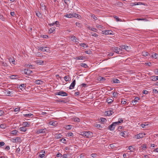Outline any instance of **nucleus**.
<instances>
[{
	"label": "nucleus",
	"mask_w": 158,
	"mask_h": 158,
	"mask_svg": "<svg viewBox=\"0 0 158 158\" xmlns=\"http://www.w3.org/2000/svg\"><path fill=\"white\" fill-rule=\"evenodd\" d=\"M81 135L86 138H91L93 136V133L89 131H83L81 132Z\"/></svg>",
	"instance_id": "1"
},
{
	"label": "nucleus",
	"mask_w": 158,
	"mask_h": 158,
	"mask_svg": "<svg viewBox=\"0 0 158 158\" xmlns=\"http://www.w3.org/2000/svg\"><path fill=\"white\" fill-rule=\"evenodd\" d=\"M32 73V71L29 69H25L22 71V73L23 74L26 75H30Z\"/></svg>",
	"instance_id": "2"
},
{
	"label": "nucleus",
	"mask_w": 158,
	"mask_h": 158,
	"mask_svg": "<svg viewBox=\"0 0 158 158\" xmlns=\"http://www.w3.org/2000/svg\"><path fill=\"white\" fill-rule=\"evenodd\" d=\"M47 130L46 128L36 130V133L39 134L40 133H46L47 132Z\"/></svg>",
	"instance_id": "3"
},
{
	"label": "nucleus",
	"mask_w": 158,
	"mask_h": 158,
	"mask_svg": "<svg viewBox=\"0 0 158 158\" xmlns=\"http://www.w3.org/2000/svg\"><path fill=\"white\" fill-rule=\"evenodd\" d=\"M39 48L40 50L44 52H48L50 51L49 48L47 47L41 46Z\"/></svg>",
	"instance_id": "4"
},
{
	"label": "nucleus",
	"mask_w": 158,
	"mask_h": 158,
	"mask_svg": "<svg viewBox=\"0 0 158 158\" xmlns=\"http://www.w3.org/2000/svg\"><path fill=\"white\" fill-rule=\"evenodd\" d=\"M56 95H59L62 96H67V94L64 91H60L59 92H56L55 93Z\"/></svg>",
	"instance_id": "5"
},
{
	"label": "nucleus",
	"mask_w": 158,
	"mask_h": 158,
	"mask_svg": "<svg viewBox=\"0 0 158 158\" xmlns=\"http://www.w3.org/2000/svg\"><path fill=\"white\" fill-rule=\"evenodd\" d=\"M117 125L116 123H113L111 124L109 126L108 129L110 131L114 130L115 126Z\"/></svg>",
	"instance_id": "6"
},
{
	"label": "nucleus",
	"mask_w": 158,
	"mask_h": 158,
	"mask_svg": "<svg viewBox=\"0 0 158 158\" xmlns=\"http://www.w3.org/2000/svg\"><path fill=\"white\" fill-rule=\"evenodd\" d=\"M5 93L7 96H12L13 95L14 92L13 91H9L8 89L6 90Z\"/></svg>",
	"instance_id": "7"
},
{
	"label": "nucleus",
	"mask_w": 158,
	"mask_h": 158,
	"mask_svg": "<svg viewBox=\"0 0 158 158\" xmlns=\"http://www.w3.org/2000/svg\"><path fill=\"white\" fill-rule=\"evenodd\" d=\"M145 135V134L140 133L135 135V138L137 139H139L143 138Z\"/></svg>",
	"instance_id": "8"
},
{
	"label": "nucleus",
	"mask_w": 158,
	"mask_h": 158,
	"mask_svg": "<svg viewBox=\"0 0 158 158\" xmlns=\"http://www.w3.org/2000/svg\"><path fill=\"white\" fill-rule=\"evenodd\" d=\"M112 31L110 30H106L104 31H102V34H105V35H111L112 34Z\"/></svg>",
	"instance_id": "9"
},
{
	"label": "nucleus",
	"mask_w": 158,
	"mask_h": 158,
	"mask_svg": "<svg viewBox=\"0 0 158 158\" xmlns=\"http://www.w3.org/2000/svg\"><path fill=\"white\" fill-rule=\"evenodd\" d=\"M121 49H124L127 51H129L130 49V48L129 46L125 45H122L120 46Z\"/></svg>",
	"instance_id": "10"
},
{
	"label": "nucleus",
	"mask_w": 158,
	"mask_h": 158,
	"mask_svg": "<svg viewBox=\"0 0 158 158\" xmlns=\"http://www.w3.org/2000/svg\"><path fill=\"white\" fill-rule=\"evenodd\" d=\"M139 99L140 98L138 97H135L134 99V100L132 101V103H133V105L134 106H135L136 104V103L138 102Z\"/></svg>",
	"instance_id": "11"
},
{
	"label": "nucleus",
	"mask_w": 158,
	"mask_h": 158,
	"mask_svg": "<svg viewBox=\"0 0 158 158\" xmlns=\"http://www.w3.org/2000/svg\"><path fill=\"white\" fill-rule=\"evenodd\" d=\"M62 136V135L61 134L59 133L55 134L54 135V137L57 139L60 138H61Z\"/></svg>",
	"instance_id": "12"
},
{
	"label": "nucleus",
	"mask_w": 158,
	"mask_h": 158,
	"mask_svg": "<svg viewBox=\"0 0 158 158\" xmlns=\"http://www.w3.org/2000/svg\"><path fill=\"white\" fill-rule=\"evenodd\" d=\"M76 83V80H74L71 83L69 89H72L74 88Z\"/></svg>",
	"instance_id": "13"
},
{
	"label": "nucleus",
	"mask_w": 158,
	"mask_h": 158,
	"mask_svg": "<svg viewBox=\"0 0 158 158\" xmlns=\"http://www.w3.org/2000/svg\"><path fill=\"white\" fill-rule=\"evenodd\" d=\"M40 7L43 10H46V6L45 4L44 3L41 2L40 4Z\"/></svg>",
	"instance_id": "14"
},
{
	"label": "nucleus",
	"mask_w": 158,
	"mask_h": 158,
	"mask_svg": "<svg viewBox=\"0 0 158 158\" xmlns=\"http://www.w3.org/2000/svg\"><path fill=\"white\" fill-rule=\"evenodd\" d=\"M113 50L114 52L117 53H119V52H120V50H122L121 48L120 49V48L118 47L114 48L113 49Z\"/></svg>",
	"instance_id": "15"
},
{
	"label": "nucleus",
	"mask_w": 158,
	"mask_h": 158,
	"mask_svg": "<svg viewBox=\"0 0 158 158\" xmlns=\"http://www.w3.org/2000/svg\"><path fill=\"white\" fill-rule=\"evenodd\" d=\"M36 56L37 57H43L44 58L45 56L44 55L43 53H40V52H37L35 54Z\"/></svg>",
	"instance_id": "16"
},
{
	"label": "nucleus",
	"mask_w": 158,
	"mask_h": 158,
	"mask_svg": "<svg viewBox=\"0 0 158 158\" xmlns=\"http://www.w3.org/2000/svg\"><path fill=\"white\" fill-rule=\"evenodd\" d=\"M23 117H25L27 118H32L34 116L33 114H23Z\"/></svg>",
	"instance_id": "17"
},
{
	"label": "nucleus",
	"mask_w": 158,
	"mask_h": 158,
	"mask_svg": "<svg viewBox=\"0 0 158 158\" xmlns=\"http://www.w3.org/2000/svg\"><path fill=\"white\" fill-rule=\"evenodd\" d=\"M150 79L152 81H156L158 80V76H152L150 77Z\"/></svg>",
	"instance_id": "18"
},
{
	"label": "nucleus",
	"mask_w": 158,
	"mask_h": 158,
	"mask_svg": "<svg viewBox=\"0 0 158 158\" xmlns=\"http://www.w3.org/2000/svg\"><path fill=\"white\" fill-rule=\"evenodd\" d=\"M8 127V126H7L6 124L5 123L2 124L0 125V128L2 129H7Z\"/></svg>",
	"instance_id": "19"
},
{
	"label": "nucleus",
	"mask_w": 158,
	"mask_h": 158,
	"mask_svg": "<svg viewBox=\"0 0 158 158\" xmlns=\"http://www.w3.org/2000/svg\"><path fill=\"white\" fill-rule=\"evenodd\" d=\"M30 125V123L28 122H24L23 123L22 125L24 127H29Z\"/></svg>",
	"instance_id": "20"
},
{
	"label": "nucleus",
	"mask_w": 158,
	"mask_h": 158,
	"mask_svg": "<svg viewBox=\"0 0 158 158\" xmlns=\"http://www.w3.org/2000/svg\"><path fill=\"white\" fill-rule=\"evenodd\" d=\"M35 83L37 85H42L43 82L40 80H37L35 81Z\"/></svg>",
	"instance_id": "21"
},
{
	"label": "nucleus",
	"mask_w": 158,
	"mask_h": 158,
	"mask_svg": "<svg viewBox=\"0 0 158 158\" xmlns=\"http://www.w3.org/2000/svg\"><path fill=\"white\" fill-rule=\"evenodd\" d=\"M112 82H113L114 83L119 84L120 83V81L117 79H113L112 80Z\"/></svg>",
	"instance_id": "22"
},
{
	"label": "nucleus",
	"mask_w": 158,
	"mask_h": 158,
	"mask_svg": "<svg viewBox=\"0 0 158 158\" xmlns=\"http://www.w3.org/2000/svg\"><path fill=\"white\" fill-rule=\"evenodd\" d=\"M106 113L107 116H110L112 115L114 113V112L111 110H108L106 111Z\"/></svg>",
	"instance_id": "23"
},
{
	"label": "nucleus",
	"mask_w": 158,
	"mask_h": 158,
	"mask_svg": "<svg viewBox=\"0 0 158 158\" xmlns=\"http://www.w3.org/2000/svg\"><path fill=\"white\" fill-rule=\"evenodd\" d=\"M142 55L143 56H150V54L147 52L143 51L142 53Z\"/></svg>",
	"instance_id": "24"
},
{
	"label": "nucleus",
	"mask_w": 158,
	"mask_h": 158,
	"mask_svg": "<svg viewBox=\"0 0 158 158\" xmlns=\"http://www.w3.org/2000/svg\"><path fill=\"white\" fill-rule=\"evenodd\" d=\"M19 130L20 131L25 132L27 130V129L25 127L23 126V127H20L19 128Z\"/></svg>",
	"instance_id": "25"
},
{
	"label": "nucleus",
	"mask_w": 158,
	"mask_h": 158,
	"mask_svg": "<svg viewBox=\"0 0 158 158\" xmlns=\"http://www.w3.org/2000/svg\"><path fill=\"white\" fill-rule=\"evenodd\" d=\"M94 126L99 130H101L102 128V126L100 124H96L94 125Z\"/></svg>",
	"instance_id": "26"
},
{
	"label": "nucleus",
	"mask_w": 158,
	"mask_h": 158,
	"mask_svg": "<svg viewBox=\"0 0 158 158\" xmlns=\"http://www.w3.org/2000/svg\"><path fill=\"white\" fill-rule=\"evenodd\" d=\"M9 61L10 63L13 64H15V61L13 58H10L9 59Z\"/></svg>",
	"instance_id": "27"
},
{
	"label": "nucleus",
	"mask_w": 158,
	"mask_h": 158,
	"mask_svg": "<svg viewBox=\"0 0 158 158\" xmlns=\"http://www.w3.org/2000/svg\"><path fill=\"white\" fill-rule=\"evenodd\" d=\"M63 157L64 158H71V154H66L63 155Z\"/></svg>",
	"instance_id": "28"
},
{
	"label": "nucleus",
	"mask_w": 158,
	"mask_h": 158,
	"mask_svg": "<svg viewBox=\"0 0 158 158\" xmlns=\"http://www.w3.org/2000/svg\"><path fill=\"white\" fill-rule=\"evenodd\" d=\"M98 80L99 81H103L105 80L106 79L104 77L100 76L98 77Z\"/></svg>",
	"instance_id": "29"
},
{
	"label": "nucleus",
	"mask_w": 158,
	"mask_h": 158,
	"mask_svg": "<svg viewBox=\"0 0 158 158\" xmlns=\"http://www.w3.org/2000/svg\"><path fill=\"white\" fill-rule=\"evenodd\" d=\"M36 15L39 17V18H41L42 17V15H41L39 11H37L35 12Z\"/></svg>",
	"instance_id": "30"
},
{
	"label": "nucleus",
	"mask_w": 158,
	"mask_h": 158,
	"mask_svg": "<svg viewBox=\"0 0 158 158\" xmlns=\"http://www.w3.org/2000/svg\"><path fill=\"white\" fill-rule=\"evenodd\" d=\"M35 62L37 64L42 65L44 63V61L41 60H36Z\"/></svg>",
	"instance_id": "31"
},
{
	"label": "nucleus",
	"mask_w": 158,
	"mask_h": 158,
	"mask_svg": "<svg viewBox=\"0 0 158 158\" xmlns=\"http://www.w3.org/2000/svg\"><path fill=\"white\" fill-rule=\"evenodd\" d=\"M25 84H21L19 87V88L20 89L22 90L25 87H26V86H25Z\"/></svg>",
	"instance_id": "32"
},
{
	"label": "nucleus",
	"mask_w": 158,
	"mask_h": 158,
	"mask_svg": "<svg viewBox=\"0 0 158 158\" xmlns=\"http://www.w3.org/2000/svg\"><path fill=\"white\" fill-rule=\"evenodd\" d=\"M80 17L81 16L78 14L76 13L73 14V17H75L79 19Z\"/></svg>",
	"instance_id": "33"
},
{
	"label": "nucleus",
	"mask_w": 158,
	"mask_h": 158,
	"mask_svg": "<svg viewBox=\"0 0 158 158\" xmlns=\"http://www.w3.org/2000/svg\"><path fill=\"white\" fill-rule=\"evenodd\" d=\"M85 57L84 56H77L75 58V59L76 60H84L85 58Z\"/></svg>",
	"instance_id": "34"
},
{
	"label": "nucleus",
	"mask_w": 158,
	"mask_h": 158,
	"mask_svg": "<svg viewBox=\"0 0 158 158\" xmlns=\"http://www.w3.org/2000/svg\"><path fill=\"white\" fill-rule=\"evenodd\" d=\"M113 102V100L110 98H107L106 100L107 102L109 104H110Z\"/></svg>",
	"instance_id": "35"
},
{
	"label": "nucleus",
	"mask_w": 158,
	"mask_h": 158,
	"mask_svg": "<svg viewBox=\"0 0 158 158\" xmlns=\"http://www.w3.org/2000/svg\"><path fill=\"white\" fill-rule=\"evenodd\" d=\"M123 121V119L122 118H120L118 119V122H115L116 123V124L119 125V124L122 123Z\"/></svg>",
	"instance_id": "36"
},
{
	"label": "nucleus",
	"mask_w": 158,
	"mask_h": 158,
	"mask_svg": "<svg viewBox=\"0 0 158 158\" xmlns=\"http://www.w3.org/2000/svg\"><path fill=\"white\" fill-rule=\"evenodd\" d=\"M64 16L67 18H71L73 17V14H69L64 15Z\"/></svg>",
	"instance_id": "37"
},
{
	"label": "nucleus",
	"mask_w": 158,
	"mask_h": 158,
	"mask_svg": "<svg viewBox=\"0 0 158 158\" xmlns=\"http://www.w3.org/2000/svg\"><path fill=\"white\" fill-rule=\"evenodd\" d=\"M128 149L130 150V152H133L135 150V149L133 148V146H129Z\"/></svg>",
	"instance_id": "38"
},
{
	"label": "nucleus",
	"mask_w": 158,
	"mask_h": 158,
	"mask_svg": "<svg viewBox=\"0 0 158 158\" xmlns=\"http://www.w3.org/2000/svg\"><path fill=\"white\" fill-rule=\"evenodd\" d=\"M141 148L142 150H145L147 148V146L145 144H143L141 146Z\"/></svg>",
	"instance_id": "39"
},
{
	"label": "nucleus",
	"mask_w": 158,
	"mask_h": 158,
	"mask_svg": "<svg viewBox=\"0 0 158 158\" xmlns=\"http://www.w3.org/2000/svg\"><path fill=\"white\" fill-rule=\"evenodd\" d=\"M100 119V122L102 123H106L107 122L106 119L104 118H101Z\"/></svg>",
	"instance_id": "40"
},
{
	"label": "nucleus",
	"mask_w": 158,
	"mask_h": 158,
	"mask_svg": "<svg viewBox=\"0 0 158 158\" xmlns=\"http://www.w3.org/2000/svg\"><path fill=\"white\" fill-rule=\"evenodd\" d=\"M56 122L54 121H51L49 122V124L52 126H55Z\"/></svg>",
	"instance_id": "41"
},
{
	"label": "nucleus",
	"mask_w": 158,
	"mask_h": 158,
	"mask_svg": "<svg viewBox=\"0 0 158 158\" xmlns=\"http://www.w3.org/2000/svg\"><path fill=\"white\" fill-rule=\"evenodd\" d=\"M79 45L83 48H87L88 47V46L86 45L85 43H81Z\"/></svg>",
	"instance_id": "42"
},
{
	"label": "nucleus",
	"mask_w": 158,
	"mask_h": 158,
	"mask_svg": "<svg viewBox=\"0 0 158 158\" xmlns=\"http://www.w3.org/2000/svg\"><path fill=\"white\" fill-rule=\"evenodd\" d=\"M152 57L153 58L156 59L158 57V54L157 53H155L152 55Z\"/></svg>",
	"instance_id": "43"
},
{
	"label": "nucleus",
	"mask_w": 158,
	"mask_h": 158,
	"mask_svg": "<svg viewBox=\"0 0 158 158\" xmlns=\"http://www.w3.org/2000/svg\"><path fill=\"white\" fill-rule=\"evenodd\" d=\"M55 28L54 27H52L49 30V31L50 33H52L54 31H55Z\"/></svg>",
	"instance_id": "44"
},
{
	"label": "nucleus",
	"mask_w": 158,
	"mask_h": 158,
	"mask_svg": "<svg viewBox=\"0 0 158 158\" xmlns=\"http://www.w3.org/2000/svg\"><path fill=\"white\" fill-rule=\"evenodd\" d=\"M17 77V75H12L10 76V78L11 79H16Z\"/></svg>",
	"instance_id": "45"
},
{
	"label": "nucleus",
	"mask_w": 158,
	"mask_h": 158,
	"mask_svg": "<svg viewBox=\"0 0 158 158\" xmlns=\"http://www.w3.org/2000/svg\"><path fill=\"white\" fill-rule=\"evenodd\" d=\"M80 65L81 67H83L85 68H86L87 67V64L85 63H81L80 64Z\"/></svg>",
	"instance_id": "46"
},
{
	"label": "nucleus",
	"mask_w": 158,
	"mask_h": 158,
	"mask_svg": "<svg viewBox=\"0 0 158 158\" xmlns=\"http://www.w3.org/2000/svg\"><path fill=\"white\" fill-rule=\"evenodd\" d=\"M96 27L97 28H99L100 30L103 29V27L102 25H97Z\"/></svg>",
	"instance_id": "47"
},
{
	"label": "nucleus",
	"mask_w": 158,
	"mask_h": 158,
	"mask_svg": "<svg viewBox=\"0 0 158 158\" xmlns=\"http://www.w3.org/2000/svg\"><path fill=\"white\" fill-rule=\"evenodd\" d=\"M74 121L75 122H79L80 121V119L76 117L74 118Z\"/></svg>",
	"instance_id": "48"
},
{
	"label": "nucleus",
	"mask_w": 158,
	"mask_h": 158,
	"mask_svg": "<svg viewBox=\"0 0 158 158\" xmlns=\"http://www.w3.org/2000/svg\"><path fill=\"white\" fill-rule=\"evenodd\" d=\"M60 141L61 142L63 143H66V140L64 138H62V139H61L60 140Z\"/></svg>",
	"instance_id": "49"
},
{
	"label": "nucleus",
	"mask_w": 158,
	"mask_h": 158,
	"mask_svg": "<svg viewBox=\"0 0 158 158\" xmlns=\"http://www.w3.org/2000/svg\"><path fill=\"white\" fill-rule=\"evenodd\" d=\"M91 34L92 36L95 37H97L98 35V34L93 32H91Z\"/></svg>",
	"instance_id": "50"
},
{
	"label": "nucleus",
	"mask_w": 158,
	"mask_h": 158,
	"mask_svg": "<svg viewBox=\"0 0 158 158\" xmlns=\"http://www.w3.org/2000/svg\"><path fill=\"white\" fill-rule=\"evenodd\" d=\"M18 133V131L16 130H13L11 131V134L15 135L17 134Z\"/></svg>",
	"instance_id": "51"
},
{
	"label": "nucleus",
	"mask_w": 158,
	"mask_h": 158,
	"mask_svg": "<svg viewBox=\"0 0 158 158\" xmlns=\"http://www.w3.org/2000/svg\"><path fill=\"white\" fill-rule=\"evenodd\" d=\"M72 127V126L71 125H69L66 126L65 127V128L67 130H69V129H71Z\"/></svg>",
	"instance_id": "52"
},
{
	"label": "nucleus",
	"mask_w": 158,
	"mask_h": 158,
	"mask_svg": "<svg viewBox=\"0 0 158 158\" xmlns=\"http://www.w3.org/2000/svg\"><path fill=\"white\" fill-rule=\"evenodd\" d=\"M121 103L122 104H125L126 103V101L125 100V99L124 98H123V99H122Z\"/></svg>",
	"instance_id": "53"
},
{
	"label": "nucleus",
	"mask_w": 158,
	"mask_h": 158,
	"mask_svg": "<svg viewBox=\"0 0 158 158\" xmlns=\"http://www.w3.org/2000/svg\"><path fill=\"white\" fill-rule=\"evenodd\" d=\"M91 17H92L94 20H96L98 19L97 17H96L94 15H91Z\"/></svg>",
	"instance_id": "54"
},
{
	"label": "nucleus",
	"mask_w": 158,
	"mask_h": 158,
	"mask_svg": "<svg viewBox=\"0 0 158 158\" xmlns=\"http://www.w3.org/2000/svg\"><path fill=\"white\" fill-rule=\"evenodd\" d=\"M41 37L43 38L48 39V36L47 35H41Z\"/></svg>",
	"instance_id": "55"
},
{
	"label": "nucleus",
	"mask_w": 158,
	"mask_h": 158,
	"mask_svg": "<svg viewBox=\"0 0 158 158\" xmlns=\"http://www.w3.org/2000/svg\"><path fill=\"white\" fill-rule=\"evenodd\" d=\"M55 24L57 27H59L60 26V24L59 23V22L58 21H56L55 23Z\"/></svg>",
	"instance_id": "56"
},
{
	"label": "nucleus",
	"mask_w": 158,
	"mask_h": 158,
	"mask_svg": "<svg viewBox=\"0 0 158 158\" xmlns=\"http://www.w3.org/2000/svg\"><path fill=\"white\" fill-rule=\"evenodd\" d=\"M76 37L75 36H72L71 38V40L73 41H74L76 40Z\"/></svg>",
	"instance_id": "57"
},
{
	"label": "nucleus",
	"mask_w": 158,
	"mask_h": 158,
	"mask_svg": "<svg viewBox=\"0 0 158 158\" xmlns=\"http://www.w3.org/2000/svg\"><path fill=\"white\" fill-rule=\"evenodd\" d=\"M114 18H115L116 19V21L117 22L121 21V19H119L118 17L116 16H115V17H114Z\"/></svg>",
	"instance_id": "58"
},
{
	"label": "nucleus",
	"mask_w": 158,
	"mask_h": 158,
	"mask_svg": "<svg viewBox=\"0 0 158 158\" xmlns=\"http://www.w3.org/2000/svg\"><path fill=\"white\" fill-rule=\"evenodd\" d=\"M116 5L118 6H121L123 5V3L120 2L116 3Z\"/></svg>",
	"instance_id": "59"
},
{
	"label": "nucleus",
	"mask_w": 158,
	"mask_h": 158,
	"mask_svg": "<svg viewBox=\"0 0 158 158\" xmlns=\"http://www.w3.org/2000/svg\"><path fill=\"white\" fill-rule=\"evenodd\" d=\"M64 79L66 81H69V78L67 76H65L64 77Z\"/></svg>",
	"instance_id": "60"
},
{
	"label": "nucleus",
	"mask_w": 158,
	"mask_h": 158,
	"mask_svg": "<svg viewBox=\"0 0 158 158\" xmlns=\"http://www.w3.org/2000/svg\"><path fill=\"white\" fill-rule=\"evenodd\" d=\"M120 135L123 137H125L126 134L124 132H122L120 133Z\"/></svg>",
	"instance_id": "61"
},
{
	"label": "nucleus",
	"mask_w": 158,
	"mask_h": 158,
	"mask_svg": "<svg viewBox=\"0 0 158 158\" xmlns=\"http://www.w3.org/2000/svg\"><path fill=\"white\" fill-rule=\"evenodd\" d=\"M152 92L154 93L157 94L158 93V91L156 89H153L152 90Z\"/></svg>",
	"instance_id": "62"
},
{
	"label": "nucleus",
	"mask_w": 158,
	"mask_h": 158,
	"mask_svg": "<svg viewBox=\"0 0 158 158\" xmlns=\"http://www.w3.org/2000/svg\"><path fill=\"white\" fill-rule=\"evenodd\" d=\"M97 154H96L93 153L91 154V156L93 158H95L96 157Z\"/></svg>",
	"instance_id": "63"
},
{
	"label": "nucleus",
	"mask_w": 158,
	"mask_h": 158,
	"mask_svg": "<svg viewBox=\"0 0 158 158\" xmlns=\"http://www.w3.org/2000/svg\"><path fill=\"white\" fill-rule=\"evenodd\" d=\"M155 73L156 74L158 75V69H155L154 70Z\"/></svg>",
	"instance_id": "64"
}]
</instances>
